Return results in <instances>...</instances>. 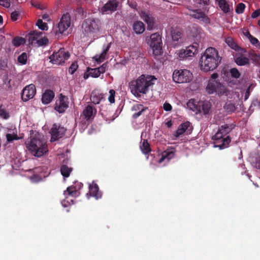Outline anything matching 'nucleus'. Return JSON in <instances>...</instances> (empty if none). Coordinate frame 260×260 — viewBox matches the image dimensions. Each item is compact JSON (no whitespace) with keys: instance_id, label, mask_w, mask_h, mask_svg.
Returning <instances> with one entry per match:
<instances>
[{"instance_id":"338daca9","label":"nucleus","mask_w":260,"mask_h":260,"mask_svg":"<svg viewBox=\"0 0 260 260\" xmlns=\"http://www.w3.org/2000/svg\"><path fill=\"white\" fill-rule=\"evenodd\" d=\"M3 18L2 16L0 15V25L3 24Z\"/></svg>"},{"instance_id":"9b49d317","label":"nucleus","mask_w":260,"mask_h":260,"mask_svg":"<svg viewBox=\"0 0 260 260\" xmlns=\"http://www.w3.org/2000/svg\"><path fill=\"white\" fill-rule=\"evenodd\" d=\"M199 47V44L194 42L192 45L186 47L185 50H181L179 53V57L181 60H184L192 57L197 53Z\"/></svg>"},{"instance_id":"0e129e2a","label":"nucleus","mask_w":260,"mask_h":260,"mask_svg":"<svg viewBox=\"0 0 260 260\" xmlns=\"http://www.w3.org/2000/svg\"><path fill=\"white\" fill-rule=\"evenodd\" d=\"M42 18L44 20H46L49 18V15L47 14H44L42 16Z\"/></svg>"},{"instance_id":"774afa93","label":"nucleus","mask_w":260,"mask_h":260,"mask_svg":"<svg viewBox=\"0 0 260 260\" xmlns=\"http://www.w3.org/2000/svg\"><path fill=\"white\" fill-rule=\"evenodd\" d=\"M71 65L72 66H74V65H77V62L76 61H74L72 63Z\"/></svg>"},{"instance_id":"680f3d73","label":"nucleus","mask_w":260,"mask_h":260,"mask_svg":"<svg viewBox=\"0 0 260 260\" xmlns=\"http://www.w3.org/2000/svg\"><path fill=\"white\" fill-rule=\"evenodd\" d=\"M32 5L34 6V7L37 8H39V9H42L43 8L42 7H41L40 5V4H35L34 3H31Z\"/></svg>"},{"instance_id":"c756f323","label":"nucleus","mask_w":260,"mask_h":260,"mask_svg":"<svg viewBox=\"0 0 260 260\" xmlns=\"http://www.w3.org/2000/svg\"><path fill=\"white\" fill-rule=\"evenodd\" d=\"M216 2L217 3L219 7L224 13H227L230 12L229 5L226 0H216Z\"/></svg>"},{"instance_id":"3c124183","label":"nucleus","mask_w":260,"mask_h":260,"mask_svg":"<svg viewBox=\"0 0 260 260\" xmlns=\"http://www.w3.org/2000/svg\"><path fill=\"white\" fill-rule=\"evenodd\" d=\"M230 73L232 76L235 78H238L240 76L239 71L236 68L232 69L230 70Z\"/></svg>"},{"instance_id":"72a5a7b5","label":"nucleus","mask_w":260,"mask_h":260,"mask_svg":"<svg viewBox=\"0 0 260 260\" xmlns=\"http://www.w3.org/2000/svg\"><path fill=\"white\" fill-rule=\"evenodd\" d=\"M72 171V169L66 165H62L60 167L61 173L64 177H68Z\"/></svg>"},{"instance_id":"69168bd1","label":"nucleus","mask_w":260,"mask_h":260,"mask_svg":"<svg viewBox=\"0 0 260 260\" xmlns=\"http://www.w3.org/2000/svg\"><path fill=\"white\" fill-rule=\"evenodd\" d=\"M249 94V93L248 91V89H247L245 93V100H246L248 99Z\"/></svg>"},{"instance_id":"e433bc0d","label":"nucleus","mask_w":260,"mask_h":260,"mask_svg":"<svg viewBox=\"0 0 260 260\" xmlns=\"http://www.w3.org/2000/svg\"><path fill=\"white\" fill-rule=\"evenodd\" d=\"M227 89L223 85L218 82V85H217V88L215 92L218 95L226 94Z\"/></svg>"},{"instance_id":"b1692460","label":"nucleus","mask_w":260,"mask_h":260,"mask_svg":"<svg viewBox=\"0 0 260 260\" xmlns=\"http://www.w3.org/2000/svg\"><path fill=\"white\" fill-rule=\"evenodd\" d=\"M104 95L98 91H93L90 95V100L94 104H98L103 99Z\"/></svg>"},{"instance_id":"473e14b6","label":"nucleus","mask_w":260,"mask_h":260,"mask_svg":"<svg viewBox=\"0 0 260 260\" xmlns=\"http://www.w3.org/2000/svg\"><path fill=\"white\" fill-rule=\"evenodd\" d=\"M226 43L233 49L239 51L241 48L233 40L232 38L229 37L225 39Z\"/></svg>"},{"instance_id":"6e6552de","label":"nucleus","mask_w":260,"mask_h":260,"mask_svg":"<svg viewBox=\"0 0 260 260\" xmlns=\"http://www.w3.org/2000/svg\"><path fill=\"white\" fill-rule=\"evenodd\" d=\"M192 77V73L188 70H175L173 74V79L177 83L189 82Z\"/></svg>"},{"instance_id":"4be33fe9","label":"nucleus","mask_w":260,"mask_h":260,"mask_svg":"<svg viewBox=\"0 0 260 260\" xmlns=\"http://www.w3.org/2000/svg\"><path fill=\"white\" fill-rule=\"evenodd\" d=\"M43 35L41 31L34 30L30 31L28 34V42L29 44H35L37 43V40Z\"/></svg>"},{"instance_id":"4468645a","label":"nucleus","mask_w":260,"mask_h":260,"mask_svg":"<svg viewBox=\"0 0 260 260\" xmlns=\"http://www.w3.org/2000/svg\"><path fill=\"white\" fill-rule=\"evenodd\" d=\"M36 94V87L34 84L26 86L22 90L21 98L23 101L26 102L32 99Z\"/></svg>"},{"instance_id":"052dcab7","label":"nucleus","mask_w":260,"mask_h":260,"mask_svg":"<svg viewBox=\"0 0 260 260\" xmlns=\"http://www.w3.org/2000/svg\"><path fill=\"white\" fill-rule=\"evenodd\" d=\"M78 66H70L69 69V72L71 74H73L77 70Z\"/></svg>"},{"instance_id":"f3484780","label":"nucleus","mask_w":260,"mask_h":260,"mask_svg":"<svg viewBox=\"0 0 260 260\" xmlns=\"http://www.w3.org/2000/svg\"><path fill=\"white\" fill-rule=\"evenodd\" d=\"M105 72V68L104 66H99L95 68H88L87 72L84 74V79H87L89 76L96 78L100 76L101 74L104 73Z\"/></svg>"},{"instance_id":"a211bd4d","label":"nucleus","mask_w":260,"mask_h":260,"mask_svg":"<svg viewBox=\"0 0 260 260\" xmlns=\"http://www.w3.org/2000/svg\"><path fill=\"white\" fill-rule=\"evenodd\" d=\"M68 107V98L60 95L59 99L56 101L55 109L59 113H63Z\"/></svg>"},{"instance_id":"37998d69","label":"nucleus","mask_w":260,"mask_h":260,"mask_svg":"<svg viewBox=\"0 0 260 260\" xmlns=\"http://www.w3.org/2000/svg\"><path fill=\"white\" fill-rule=\"evenodd\" d=\"M0 117L4 119H7L9 117V113L2 106H0Z\"/></svg>"},{"instance_id":"f8f14e48","label":"nucleus","mask_w":260,"mask_h":260,"mask_svg":"<svg viewBox=\"0 0 260 260\" xmlns=\"http://www.w3.org/2000/svg\"><path fill=\"white\" fill-rule=\"evenodd\" d=\"M66 132V129L60 124L55 123L52 125L50 133L51 135V141H55L62 137Z\"/></svg>"},{"instance_id":"09e8293b","label":"nucleus","mask_w":260,"mask_h":260,"mask_svg":"<svg viewBox=\"0 0 260 260\" xmlns=\"http://www.w3.org/2000/svg\"><path fill=\"white\" fill-rule=\"evenodd\" d=\"M115 91L113 89H111L109 91V96L108 97V100L111 103H114L115 102Z\"/></svg>"},{"instance_id":"bf43d9fd","label":"nucleus","mask_w":260,"mask_h":260,"mask_svg":"<svg viewBox=\"0 0 260 260\" xmlns=\"http://www.w3.org/2000/svg\"><path fill=\"white\" fill-rule=\"evenodd\" d=\"M260 15V10L257 9L255 11H254L252 14H251V17L252 18H256L258 16H259Z\"/></svg>"},{"instance_id":"c9c22d12","label":"nucleus","mask_w":260,"mask_h":260,"mask_svg":"<svg viewBox=\"0 0 260 260\" xmlns=\"http://www.w3.org/2000/svg\"><path fill=\"white\" fill-rule=\"evenodd\" d=\"M25 43V39L20 37H16L12 40V44L15 47H19Z\"/></svg>"},{"instance_id":"cd10ccee","label":"nucleus","mask_w":260,"mask_h":260,"mask_svg":"<svg viewBox=\"0 0 260 260\" xmlns=\"http://www.w3.org/2000/svg\"><path fill=\"white\" fill-rule=\"evenodd\" d=\"M174 157V152L173 151L169 150L164 151L162 153L161 158L159 160V163H161L162 161L166 160L168 162L171 159Z\"/></svg>"},{"instance_id":"dca6fc26","label":"nucleus","mask_w":260,"mask_h":260,"mask_svg":"<svg viewBox=\"0 0 260 260\" xmlns=\"http://www.w3.org/2000/svg\"><path fill=\"white\" fill-rule=\"evenodd\" d=\"M141 18L147 23V28L148 30H151L154 28L155 24V18L152 15L146 11H141L140 13Z\"/></svg>"},{"instance_id":"20e7f679","label":"nucleus","mask_w":260,"mask_h":260,"mask_svg":"<svg viewBox=\"0 0 260 260\" xmlns=\"http://www.w3.org/2000/svg\"><path fill=\"white\" fill-rule=\"evenodd\" d=\"M102 22L98 18H88L85 19L82 22V32L84 36H91L99 32L101 29Z\"/></svg>"},{"instance_id":"ea45409f","label":"nucleus","mask_w":260,"mask_h":260,"mask_svg":"<svg viewBox=\"0 0 260 260\" xmlns=\"http://www.w3.org/2000/svg\"><path fill=\"white\" fill-rule=\"evenodd\" d=\"M36 25L38 26L39 29L42 30H47L48 29L47 24L45 22H43L41 19H39L37 20Z\"/></svg>"},{"instance_id":"f704fd0d","label":"nucleus","mask_w":260,"mask_h":260,"mask_svg":"<svg viewBox=\"0 0 260 260\" xmlns=\"http://www.w3.org/2000/svg\"><path fill=\"white\" fill-rule=\"evenodd\" d=\"M140 147L143 153L147 154L150 151L149 144L146 140H144L143 142L141 143Z\"/></svg>"},{"instance_id":"393cba45","label":"nucleus","mask_w":260,"mask_h":260,"mask_svg":"<svg viewBox=\"0 0 260 260\" xmlns=\"http://www.w3.org/2000/svg\"><path fill=\"white\" fill-rule=\"evenodd\" d=\"M54 96V94L52 91L47 90L42 95V101L43 103L47 104L51 102Z\"/></svg>"},{"instance_id":"2eb2a0df","label":"nucleus","mask_w":260,"mask_h":260,"mask_svg":"<svg viewBox=\"0 0 260 260\" xmlns=\"http://www.w3.org/2000/svg\"><path fill=\"white\" fill-rule=\"evenodd\" d=\"M118 5L119 2L117 0H110L101 8V12L103 14H109L114 12Z\"/></svg>"},{"instance_id":"7c9ffc66","label":"nucleus","mask_w":260,"mask_h":260,"mask_svg":"<svg viewBox=\"0 0 260 260\" xmlns=\"http://www.w3.org/2000/svg\"><path fill=\"white\" fill-rule=\"evenodd\" d=\"M190 123L189 122H185L181 124L178 128L174 136L176 138L179 137L182 135L189 127Z\"/></svg>"},{"instance_id":"603ef678","label":"nucleus","mask_w":260,"mask_h":260,"mask_svg":"<svg viewBox=\"0 0 260 260\" xmlns=\"http://www.w3.org/2000/svg\"><path fill=\"white\" fill-rule=\"evenodd\" d=\"M0 5L7 8H9L11 6V0H0Z\"/></svg>"},{"instance_id":"412c9836","label":"nucleus","mask_w":260,"mask_h":260,"mask_svg":"<svg viewBox=\"0 0 260 260\" xmlns=\"http://www.w3.org/2000/svg\"><path fill=\"white\" fill-rule=\"evenodd\" d=\"M146 109V107L141 104H136L134 105L132 108V111L133 112V117L135 118H137L140 116Z\"/></svg>"},{"instance_id":"6ab92c4d","label":"nucleus","mask_w":260,"mask_h":260,"mask_svg":"<svg viewBox=\"0 0 260 260\" xmlns=\"http://www.w3.org/2000/svg\"><path fill=\"white\" fill-rule=\"evenodd\" d=\"M111 43H110L107 45H104L102 52L100 55H96L93 57L97 63H102L107 58V54L111 47Z\"/></svg>"},{"instance_id":"2f4dec72","label":"nucleus","mask_w":260,"mask_h":260,"mask_svg":"<svg viewBox=\"0 0 260 260\" xmlns=\"http://www.w3.org/2000/svg\"><path fill=\"white\" fill-rule=\"evenodd\" d=\"M96 110L93 111V107L91 106H87L83 110V114L87 119H89L94 113H95Z\"/></svg>"},{"instance_id":"58836bf2","label":"nucleus","mask_w":260,"mask_h":260,"mask_svg":"<svg viewBox=\"0 0 260 260\" xmlns=\"http://www.w3.org/2000/svg\"><path fill=\"white\" fill-rule=\"evenodd\" d=\"M248 35L249 36L248 38H249V41L252 45L255 46L256 47L260 46V43L256 38H255L253 36H252V35H251L250 34L249 32H248V31L247 32L246 36H248Z\"/></svg>"},{"instance_id":"864d4df0","label":"nucleus","mask_w":260,"mask_h":260,"mask_svg":"<svg viewBox=\"0 0 260 260\" xmlns=\"http://www.w3.org/2000/svg\"><path fill=\"white\" fill-rule=\"evenodd\" d=\"M209 1L210 0H193L196 4L203 6L209 5Z\"/></svg>"},{"instance_id":"4d7b16f0","label":"nucleus","mask_w":260,"mask_h":260,"mask_svg":"<svg viewBox=\"0 0 260 260\" xmlns=\"http://www.w3.org/2000/svg\"><path fill=\"white\" fill-rule=\"evenodd\" d=\"M215 69L214 66H201V70L205 72H208Z\"/></svg>"},{"instance_id":"aec40b11","label":"nucleus","mask_w":260,"mask_h":260,"mask_svg":"<svg viewBox=\"0 0 260 260\" xmlns=\"http://www.w3.org/2000/svg\"><path fill=\"white\" fill-rule=\"evenodd\" d=\"M5 133L7 143H10L14 140H17L21 138L18 136L15 129H7Z\"/></svg>"},{"instance_id":"5701e85b","label":"nucleus","mask_w":260,"mask_h":260,"mask_svg":"<svg viewBox=\"0 0 260 260\" xmlns=\"http://www.w3.org/2000/svg\"><path fill=\"white\" fill-rule=\"evenodd\" d=\"M171 35L173 41L175 44H180L182 42V33L177 29H174L171 31Z\"/></svg>"},{"instance_id":"4c0bfd02","label":"nucleus","mask_w":260,"mask_h":260,"mask_svg":"<svg viewBox=\"0 0 260 260\" xmlns=\"http://www.w3.org/2000/svg\"><path fill=\"white\" fill-rule=\"evenodd\" d=\"M211 104L208 101H205L202 105V109L205 114L209 113L211 111Z\"/></svg>"},{"instance_id":"c85d7f7f","label":"nucleus","mask_w":260,"mask_h":260,"mask_svg":"<svg viewBox=\"0 0 260 260\" xmlns=\"http://www.w3.org/2000/svg\"><path fill=\"white\" fill-rule=\"evenodd\" d=\"M218 82L215 80H210L209 81L206 90L209 94H212L215 92Z\"/></svg>"},{"instance_id":"de8ad7c7","label":"nucleus","mask_w":260,"mask_h":260,"mask_svg":"<svg viewBox=\"0 0 260 260\" xmlns=\"http://www.w3.org/2000/svg\"><path fill=\"white\" fill-rule=\"evenodd\" d=\"M224 108L228 112H233L236 109L235 105L231 103H226L224 106Z\"/></svg>"},{"instance_id":"a18cd8bd","label":"nucleus","mask_w":260,"mask_h":260,"mask_svg":"<svg viewBox=\"0 0 260 260\" xmlns=\"http://www.w3.org/2000/svg\"><path fill=\"white\" fill-rule=\"evenodd\" d=\"M187 106L188 108H190L191 110L194 111L197 109V105L195 104L194 100H190L187 104Z\"/></svg>"},{"instance_id":"a878e982","label":"nucleus","mask_w":260,"mask_h":260,"mask_svg":"<svg viewBox=\"0 0 260 260\" xmlns=\"http://www.w3.org/2000/svg\"><path fill=\"white\" fill-rule=\"evenodd\" d=\"M133 27L134 31L137 34H142L145 29L144 23L140 21H137L135 22Z\"/></svg>"},{"instance_id":"39448f33","label":"nucleus","mask_w":260,"mask_h":260,"mask_svg":"<svg viewBox=\"0 0 260 260\" xmlns=\"http://www.w3.org/2000/svg\"><path fill=\"white\" fill-rule=\"evenodd\" d=\"M221 60V57L219 56L218 51L213 47L206 49L200 59V65H219Z\"/></svg>"},{"instance_id":"0eeeda50","label":"nucleus","mask_w":260,"mask_h":260,"mask_svg":"<svg viewBox=\"0 0 260 260\" xmlns=\"http://www.w3.org/2000/svg\"><path fill=\"white\" fill-rule=\"evenodd\" d=\"M71 18L69 13H66L62 16L61 18L57 25L54 26L51 31L55 36L62 34L70 26Z\"/></svg>"},{"instance_id":"f03ea898","label":"nucleus","mask_w":260,"mask_h":260,"mask_svg":"<svg viewBox=\"0 0 260 260\" xmlns=\"http://www.w3.org/2000/svg\"><path fill=\"white\" fill-rule=\"evenodd\" d=\"M25 145L28 150L35 157H41L48 151L44 136L39 133L31 137L25 142Z\"/></svg>"},{"instance_id":"c03bdc74","label":"nucleus","mask_w":260,"mask_h":260,"mask_svg":"<svg viewBox=\"0 0 260 260\" xmlns=\"http://www.w3.org/2000/svg\"><path fill=\"white\" fill-rule=\"evenodd\" d=\"M245 5L243 3H239L237 5L236 9V12L238 14H241L244 12Z\"/></svg>"},{"instance_id":"a19ab883","label":"nucleus","mask_w":260,"mask_h":260,"mask_svg":"<svg viewBox=\"0 0 260 260\" xmlns=\"http://www.w3.org/2000/svg\"><path fill=\"white\" fill-rule=\"evenodd\" d=\"M77 191L74 187L70 186L67 188V190L64 191V194L67 196L74 197L76 195Z\"/></svg>"},{"instance_id":"9d476101","label":"nucleus","mask_w":260,"mask_h":260,"mask_svg":"<svg viewBox=\"0 0 260 260\" xmlns=\"http://www.w3.org/2000/svg\"><path fill=\"white\" fill-rule=\"evenodd\" d=\"M70 56V54L68 51H66L64 48H60L57 52H54L50 56V62L53 64L60 65L64 63Z\"/></svg>"},{"instance_id":"ddd939ff","label":"nucleus","mask_w":260,"mask_h":260,"mask_svg":"<svg viewBox=\"0 0 260 260\" xmlns=\"http://www.w3.org/2000/svg\"><path fill=\"white\" fill-rule=\"evenodd\" d=\"M188 12L186 13L192 18L198 19L199 21H203L205 23H208L210 19L206 14L199 9H191L188 8Z\"/></svg>"},{"instance_id":"e2e57ef3","label":"nucleus","mask_w":260,"mask_h":260,"mask_svg":"<svg viewBox=\"0 0 260 260\" xmlns=\"http://www.w3.org/2000/svg\"><path fill=\"white\" fill-rule=\"evenodd\" d=\"M218 74L217 73H213L211 75V78L212 79H215L217 78Z\"/></svg>"},{"instance_id":"423d86ee","label":"nucleus","mask_w":260,"mask_h":260,"mask_svg":"<svg viewBox=\"0 0 260 260\" xmlns=\"http://www.w3.org/2000/svg\"><path fill=\"white\" fill-rule=\"evenodd\" d=\"M231 128L227 124L222 125L219 128L218 131L214 136H213V139L214 140H220L221 139V142L222 143L221 144L215 146V147H219L220 149H222L228 147L231 140L228 136L225 138H223V137L226 136V135L231 131Z\"/></svg>"},{"instance_id":"bb28decb","label":"nucleus","mask_w":260,"mask_h":260,"mask_svg":"<svg viewBox=\"0 0 260 260\" xmlns=\"http://www.w3.org/2000/svg\"><path fill=\"white\" fill-rule=\"evenodd\" d=\"M89 193L91 196L94 197L96 199L101 197V194L99 192L98 185L93 182L89 185Z\"/></svg>"},{"instance_id":"13d9d810","label":"nucleus","mask_w":260,"mask_h":260,"mask_svg":"<svg viewBox=\"0 0 260 260\" xmlns=\"http://www.w3.org/2000/svg\"><path fill=\"white\" fill-rule=\"evenodd\" d=\"M163 108L166 111H170L172 107L170 104L165 102L163 105Z\"/></svg>"},{"instance_id":"49530a36","label":"nucleus","mask_w":260,"mask_h":260,"mask_svg":"<svg viewBox=\"0 0 260 260\" xmlns=\"http://www.w3.org/2000/svg\"><path fill=\"white\" fill-rule=\"evenodd\" d=\"M48 43V40L46 37H42V36L37 40V44L39 46H43L46 45Z\"/></svg>"},{"instance_id":"5fc2aeb1","label":"nucleus","mask_w":260,"mask_h":260,"mask_svg":"<svg viewBox=\"0 0 260 260\" xmlns=\"http://www.w3.org/2000/svg\"><path fill=\"white\" fill-rule=\"evenodd\" d=\"M252 165L255 168L260 169V157L256 158L254 160H252Z\"/></svg>"},{"instance_id":"8fccbe9b","label":"nucleus","mask_w":260,"mask_h":260,"mask_svg":"<svg viewBox=\"0 0 260 260\" xmlns=\"http://www.w3.org/2000/svg\"><path fill=\"white\" fill-rule=\"evenodd\" d=\"M76 15H78L79 16H80L81 18H83L86 16V15L84 14V11L83 8L82 7H78L76 9L75 11Z\"/></svg>"},{"instance_id":"7ed1b4c3","label":"nucleus","mask_w":260,"mask_h":260,"mask_svg":"<svg viewBox=\"0 0 260 260\" xmlns=\"http://www.w3.org/2000/svg\"><path fill=\"white\" fill-rule=\"evenodd\" d=\"M234 59L237 65H247L250 63V60L252 62L257 63V65H260V55H257L253 52L247 51L244 49H240L238 52L234 55Z\"/></svg>"},{"instance_id":"6e6d98bb","label":"nucleus","mask_w":260,"mask_h":260,"mask_svg":"<svg viewBox=\"0 0 260 260\" xmlns=\"http://www.w3.org/2000/svg\"><path fill=\"white\" fill-rule=\"evenodd\" d=\"M19 15V13L18 11H15L13 12L11 14V18L13 21H16L18 19V17Z\"/></svg>"},{"instance_id":"f257e3e1","label":"nucleus","mask_w":260,"mask_h":260,"mask_svg":"<svg viewBox=\"0 0 260 260\" xmlns=\"http://www.w3.org/2000/svg\"><path fill=\"white\" fill-rule=\"evenodd\" d=\"M157 79L154 76L142 75L136 81L132 82L131 91L136 96L140 94H146L155 84Z\"/></svg>"},{"instance_id":"1a4fd4ad","label":"nucleus","mask_w":260,"mask_h":260,"mask_svg":"<svg viewBox=\"0 0 260 260\" xmlns=\"http://www.w3.org/2000/svg\"><path fill=\"white\" fill-rule=\"evenodd\" d=\"M150 47L152 48L153 54L157 56L161 53V37L158 33L152 34L149 42Z\"/></svg>"},{"instance_id":"79ce46f5","label":"nucleus","mask_w":260,"mask_h":260,"mask_svg":"<svg viewBox=\"0 0 260 260\" xmlns=\"http://www.w3.org/2000/svg\"><path fill=\"white\" fill-rule=\"evenodd\" d=\"M17 60L19 63L22 64H26L27 60V54L25 52H23L18 56Z\"/></svg>"}]
</instances>
